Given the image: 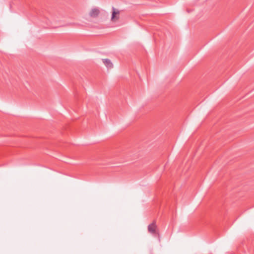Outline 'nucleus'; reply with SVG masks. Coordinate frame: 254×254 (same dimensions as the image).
I'll list each match as a JSON object with an SVG mask.
<instances>
[{"label": "nucleus", "instance_id": "f257e3e1", "mask_svg": "<svg viewBox=\"0 0 254 254\" xmlns=\"http://www.w3.org/2000/svg\"><path fill=\"white\" fill-rule=\"evenodd\" d=\"M112 12L111 20L113 22H115L120 19V11L114 7H112Z\"/></svg>", "mask_w": 254, "mask_h": 254}, {"label": "nucleus", "instance_id": "f03ea898", "mask_svg": "<svg viewBox=\"0 0 254 254\" xmlns=\"http://www.w3.org/2000/svg\"><path fill=\"white\" fill-rule=\"evenodd\" d=\"M156 230H157V226L156 225V223L155 221H153L152 223L149 224L148 226V232L152 235H156L158 234V233H157Z\"/></svg>", "mask_w": 254, "mask_h": 254}, {"label": "nucleus", "instance_id": "7ed1b4c3", "mask_svg": "<svg viewBox=\"0 0 254 254\" xmlns=\"http://www.w3.org/2000/svg\"><path fill=\"white\" fill-rule=\"evenodd\" d=\"M100 13V10L98 8H93L89 13V15L92 17H97Z\"/></svg>", "mask_w": 254, "mask_h": 254}, {"label": "nucleus", "instance_id": "20e7f679", "mask_svg": "<svg viewBox=\"0 0 254 254\" xmlns=\"http://www.w3.org/2000/svg\"><path fill=\"white\" fill-rule=\"evenodd\" d=\"M103 62L104 64L106 66L107 68H112L113 66V64L112 63L111 61L108 59H103Z\"/></svg>", "mask_w": 254, "mask_h": 254}]
</instances>
